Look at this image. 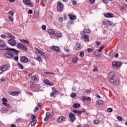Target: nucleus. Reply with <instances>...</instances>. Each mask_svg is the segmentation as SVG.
<instances>
[{
    "label": "nucleus",
    "instance_id": "9",
    "mask_svg": "<svg viewBox=\"0 0 127 127\" xmlns=\"http://www.w3.org/2000/svg\"><path fill=\"white\" fill-rule=\"evenodd\" d=\"M20 62L22 63H28V58L25 56H22L20 58Z\"/></svg>",
    "mask_w": 127,
    "mask_h": 127
},
{
    "label": "nucleus",
    "instance_id": "56",
    "mask_svg": "<svg viewBox=\"0 0 127 127\" xmlns=\"http://www.w3.org/2000/svg\"><path fill=\"white\" fill-rule=\"evenodd\" d=\"M92 51H93V49L92 48L87 49V52L90 53V52H92Z\"/></svg>",
    "mask_w": 127,
    "mask_h": 127
},
{
    "label": "nucleus",
    "instance_id": "14",
    "mask_svg": "<svg viewBox=\"0 0 127 127\" xmlns=\"http://www.w3.org/2000/svg\"><path fill=\"white\" fill-rule=\"evenodd\" d=\"M43 83L46 85H48L49 86H54V83L52 82H50L48 79H45L43 81Z\"/></svg>",
    "mask_w": 127,
    "mask_h": 127
},
{
    "label": "nucleus",
    "instance_id": "2",
    "mask_svg": "<svg viewBox=\"0 0 127 127\" xmlns=\"http://www.w3.org/2000/svg\"><path fill=\"white\" fill-rule=\"evenodd\" d=\"M108 78L109 79V81H110L111 83H113L114 86H118L120 83L118 80H116L115 81V73L113 72H110L108 75Z\"/></svg>",
    "mask_w": 127,
    "mask_h": 127
},
{
    "label": "nucleus",
    "instance_id": "31",
    "mask_svg": "<svg viewBox=\"0 0 127 127\" xmlns=\"http://www.w3.org/2000/svg\"><path fill=\"white\" fill-rule=\"evenodd\" d=\"M49 115H50L49 112L46 113V118L44 119L45 121H47V120H48V118H49Z\"/></svg>",
    "mask_w": 127,
    "mask_h": 127
},
{
    "label": "nucleus",
    "instance_id": "13",
    "mask_svg": "<svg viewBox=\"0 0 127 127\" xmlns=\"http://www.w3.org/2000/svg\"><path fill=\"white\" fill-rule=\"evenodd\" d=\"M103 24L104 25H108V26H110L111 25H112L113 22L110 21V20H106L103 21Z\"/></svg>",
    "mask_w": 127,
    "mask_h": 127
},
{
    "label": "nucleus",
    "instance_id": "19",
    "mask_svg": "<svg viewBox=\"0 0 127 127\" xmlns=\"http://www.w3.org/2000/svg\"><path fill=\"white\" fill-rule=\"evenodd\" d=\"M17 48H26V47H25V46H24V45L20 43H18L17 44Z\"/></svg>",
    "mask_w": 127,
    "mask_h": 127
},
{
    "label": "nucleus",
    "instance_id": "12",
    "mask_svg": "<svg viewBox=\"0 0 127 127\" xmlns=\"http://www.w3.org/2000/svg\"><path fill=\"white\" fill-rule=\"evenodd\" d=\"M8 43L11 46H15L16 45V42L14 40L9 39L8 40Z\"/></svg>",
    "mask_w": 127,
    "mask_h": 127
},
{
    "label": "nucleus",
    "instance_id": "59",
    "mask_svg": "<svg viewBox=\"0 0 127 127\" xmlns=\"http://www.w3.org/2000/svg\"><path fill=\"white\" fill-rule=\"evenodd\" d=\"M59 21H60V22H63V18L60 17L59 18Z\"/></svg>",
    "mask_w": 127,
    "mask_h": 127
},
{
    "label": "nucleus",
    "instance_id": "35",
    "mask_svg": "<svg viewBox=\"0 0 127 127\" xmlns=\"http://www.w3.org/2000/svg\"><path fill=\"white\" fill-rule=\"evenodd\" d=\"M35 83H31L30 85V87L31 88V89H33V88H35Z\"/></svg>",
    "mask_w": 127,
    "mask_h": 127
},
{
    "label": "nucleus",
    "instance_id": "61",
    "mask_svg": "<svg viewBox=\"0 0 127 127\" xmlns=\"http://www.w3.org/2000/svg\"><path fill=\"white\" fill-rule=\"evenodd\" d=\"M0 80L1 82H4L5 81V78L4 77H2Z\"/></svg>",
    "mask_w": 127,
    "mask_h": 127
},
{
    "label": "nucleus",
    "instance_id": "52",
    "mask_svg": "<svg viewBox=\"0 0 127 127\" xmlns=\"http://www.w3.org/2000/svg\"><path fill=\"white\" fill-rule=\"evenodd\" d=\"M113 55H114V51L113 50L111 51L109 53V56L112 57V56H113Z\"/></svg>",
    "mask_w": 127,
    "mask_h": 127
},
{
    "label": "nucleus",
    "instance_id": "8",
    "mask_svg": "<svg viewBox=\"0 0 127 127\" xmlns=\"http://www.w3.org/2000/svg\"><path fill=\"white\" fill-rule=\"evenodd\" d=\"M122 64L121 62H113L112 63V65L114 67H117L118 68V67H121V66H122Z\"/></svg>",
    "mask_w": 127,
    "mask_h": 127
},
{
    "label": "nucleus",
    "instance_id": "47",
    "mask_svg": "<svg viewBox=\"0 0 127 127\" xmlns=\"http://www.w3.org/2000/svg\"><path fill=\"white\" fill-rule=\"evenodd\" d=\"M117 120H118V121H120V122H122V121H123V117L121 116H118L117 117Z\"/></svg>",
    "mask_w": 127,
    "mask_h": 127
},
{
    "label": "nucleus",
    "instance_id": "27",
    "mask_svg": "<svg viewBox=\"0 0 127 127\" xmlns=\"http://www.w3.org/2000/svg\"><path fill=\"white\" fill-rule=\"evenodd\" d=\"M0 47H1V48H8V47H7L6 44L4 42H3V44L0 45Z\"/></svg>",
    "mask_w": 127,
    "mask_h": 127
},
{
    "label": "nucleus",
    "instance_id": "51",
    "mask_svg": "<svg viewBox=\"0 0 127 127\" xmlns=\"http://www.w3.org/2000/svg\"><path fill=\"white\" fill-rule=\"evenodd\" d=\"M42 29L43 30H46V25H43L42 26Z\"/></svg>",
    "mask_w": 127,
    "mask_h": 127
},
{
    "label": "nucleus",
    "instance_id": "41",
    "mask_svg": "<svg viewBox=\"0 0 127 127\" xmlns=\"http://www.w3.org/2000/svg\"><path fill=\"white\" fill-rule=\"evenodd\" d=\"M13 16H11L10 15H9L8 16V18L9 19V20H10V21H13Z\"/></svg>",
    "mask_w": 127,
    "mask_h": 127
},
{
    "label": "nucleus",
    "instance_id": "39",
    "mask_svg": "<svg viewBox=\"0 0 127 127\" xmlns=\"http://www.w3.org/2000/svg\"><path fill=\"white\" fill-rule=\"evenodd\" d=\"M75 47V48H80L81 45L79 43H76Z\"/></svg>",
    "mask_w": 127,
    "mask_h": 127
},
{
    "label": "nucleus",
    "instance_id": "43",
    "mask_svg": "<svg viewBox=\"0 0 127 127\" xmlns=\"http://www.w3.org/2000/svg\"><path fill=\"white\" fill-rule=\"evenodd\" d=\"M108 113H112V112H113V108H110L107 109V110Z\"/></svg>",
    "mask_w": 127,
    "mask_h": 127
},
{
    "label": "nucleus",
    "instance_id": "48",
    "mask_svg": "<svg viewBox=\"0 0 127 127\" xmlns=\"http://www.w3.org/2000/svg\"><path fill=\"white\" fill-rule=\"evenodd\" d=\"M86 96H83L82 97H81L80 98V100H81V101H85V100H86Z\"/></svg>",
    "mask_w": 127,
    "mask_h": 127
},
{
    "label": "nucleus",
    "instance_id": "60",
    "mask_svg": "<svg viewBox=\"0 0 127 127\" xmlns=\"http://www.w3.org/2000/svg\"><path fill=\"white\" fill-rule=\"evenodd\" d=\"M33 12V11L31 9H29L28 11V13H29V14H31Z\"/></svg>",
    "mask_w": 127,
    "mask_h": 127
},
{
    "label": "nucleus",
    "instance_id": "23",
    "mask_svg": "<svg viewBox=\"0 0 127 127\" xmlns=\"http://www.w3.org/2000/svg\"><path fill=\"white\" fill-rule=\"evenodd\" d=\"M1 111L2 114H5L8 112V109H6V108L2 107L1 109Z\"/></svg>",
    "mask_w": 127,
    "mask_h": 127
},
{
    "label": "nucleus",
    "instance_id": "38",
    "mask_svg": "<svg viewBox=\"0 0 127 127\" xmlns=\"http://www.w3.org/2000/svg\"><path fill=\"white\" fill-rule=\"evenodd\" d=\"M17 65L19 67H20V69H23V65L22 64H20V63H18Z\"/></svg>",
    "mask_w": 127,
    "mask_h": 127
},
{
    "label": "nucleus",
    "instance_id": "37",
    "mask_svg": "<svg viewBox=\"0 0 127 127\" xmlns=\"http://www.w3.org/2000/svg\"><path fill=\"white\" fill-rule=\"evenodd\" d=\"M31 80H32V81H36L37 80V77L35 75H33L31 77Z\"/></svg>",
    "mask_w": 127,
    "mask_h": 127
},
{
    "label": "nucleus",
    "instance_id": "20",
    "mask_svg": "<svg viewBox=\"0 0 127 127\" xmlns=\"http://www.w3.org/2000/svg\"><path fill=\"white\" fill-rule=\"evenodd\" d=\"M0 67H1V68H2L3 72H4V71H6L7 69H8V66H7V65L6 64H4Z\"/></svg>",
    "mask_w": 127,
    "mask_h": 127
},
{
    "label": "nucleus",
    "instance_id": "36",
    "mask_svg": "<svg viewBox=\"0 0 127 127\" xmlns=\"http://www.w3.org/2000/svg\"><path fill=\"white\" fill-rule=\"evenodd\" d=\"M100 121L98 120H94L93 121V123L94 124V125H98L100 124Z\"/></svg>",
    "mask_w": 127,
    "mask_h": 127
},
{
    "label": "nucleus",
    "instance_id": "4",
    "mask_svg": "<svg viewBox=\"0 0 127 127\" xmlns=\"http://www.w3.org/2000/svg\"><path fill=\"white\" fill-rule=\"evenodd\" d=\"M36 50L38 54L40 55V56L44 58V59H46V58H47V55H46V54H45V53H44L43 51H41L38 48H36Z\"/></svg>",
    "mask_w": 127,
    "mask_h": 127
},
{
    "label": "nucleus",
    "instance_id": "11",
    "mask_svg": "<svg viewBox=\"0 0 127 127\" xmlns=\"http://www.w3.org/2000/svg\"><path fill=\"white\" fill-rule=\"evenodd\" d=\"M103 103H104V101H103V100L98 99L96 101V104L95 105V107H96V108H98V107H99V106H101V105H103Z\"/></svg>",
    "mask_w": 127,
    "mask_h": 127
},
{
    "label": "nucleus",
    "instance_id": "44",
    "mask_svg": "<svg viewBox=\"0 0 127 127\" xmlns=\"http://www.w3.org/2000/svg\"><path fill=\"white\" fill-rule=\"evenodd\" d=\"M5 107H6V108H10V105H9V104L8 103H3V104Z\"/></svg>",
    "mask_w": 127,
    "mask_h": 127
},
{
    "label": "nucleus",
    "instance_id": "58",
    "mask_svg": "<svg viewBox=\"0 0 127 127\" xmlns=\"http://www.w3.org/2000/svg\"><path fill=\"white\" fill-rule=\"evenodd\" d=\"M93 72H98V71H99V69H98V68L95 67L93 69Z\"/></svg>",
    "mask_w": 127,
    "mask_h": 127
},
{
    "label": "nucleus",
    "instance_id": "29",
    "mask_svg": "<svg viewBox=\"0 0 127 127\" xmlns=\"http://www.w3.org/2000/svg\"><path fill=\"white\" fill-rule=\"evenodd\" d=\"M77 62H78V58H77L76 57H73L72 63H73L74 64H76L77 63Z\"/></svg>",
    "mask_w": 127,
    "mask_h": 127
},
{
    "label": "nucleus",
    "instance_id": "15",
    "mask_svg": "<svg viewBox=\"0 0 127 127\" xmlns=\"http://www.w3.org/2000/svg\"><path fill=\"white\" fill-rule=\"evenodd\" d=\"M86 33H87L88 34L91 33V30H90V29H84L83 31L81 32V35H86Z\"/></svg>",
    "mask_w": 127,
    "mask_h": 127
},
{
    "label": "nucleus",
    "instance_id": "10",
    "mask_svg": "<svg viewBox=\"0 0 127 127\" xmlns=\"http://www.w3.org/2000/svg\"><path fill=\"white\" fill-rule=\"evenodd\" d=\"M66 120H67V118L64 116H61L58 119V122L60 124H61V123H63V122H65Z\"/></svg>",
    "mask_w": 127,
    "mask_h": 127
},
{
    "label": "nucleus",
    "instance_id": "62",
    "mask_svg": "<svg viewBox=\"0 0 127 127\" xmlns=\"http://www.w3.org/2000/svg\"><path fill=\"white\" fill-rule=\"evenodd\" d=\"M54 95H55V94L54 93V92H51L50 93V96L51 97H53L54 96Z\"/></svg>",
    "mask_w": 127,
    "mask_h": 127
},
{
    "label": "nucleus",
    "instance_id": "18",
    "mask_svg": "<svg viewBox=\"0 0 127 127\" xmlns=\"http://www.w3.org/2000/svg\"><path fill=\"white\" fill-rule=\"evenodd\" d=\"M105 16H106V17H108V18H112V17H114V14H113V13H106V14L105 15Z\"/></svg>",
    "mask_w": 127,
    "mask_h": 127
},
{
    "label": "nucleus",
    "instance_id": "49",
    "mask_svg": "<svg viewBox=\"0 0 127 127\" xmlns=\"http://www.w3.org/2000/svg\"><path fill=\"white\" fill-rule=\"evenodd\" d=\"M0 37H1V38H6V37H7V34L6 35H1Z\"/></svg>",
    "mask_w": 127,
    "mask_h": 127
},
{
    "label": "nucleus",
    "instance_id": "63",
    "mask_svg": "<svg viewBox=\"0 0 127 127\" xmlns=\"http://www.w3.org/2000/svg\"><path fill=\"white\" fill-rule=\"evenodd\" d=\"M86 100H87V101H91V97H86Z\"/></svg>",
    "mask_w": 127,
    "mask_h": 127
},
{
    "label": "nucleus",
    "instance_id": "45",
    "mask_svg": "<svg viewBox=\"0 0 127 127\" xmlns=\"http://www.w3.org/2000/svg\"><path fill=\"white\" fill-rule=\"evenodd\" d=\"M53 49H54L55 51H56V52H61V51H60V49L59 48H53Z\"/></svg>",
    "mask_w": 127,
    "mask_h": 127
},
{
    "label": "nucleus",
    "instance_id": "5",
    "mask_svg": "<svg viewBox=\"0 0 127 127\" xmlns=\"http://www.w3.org/2000/svg\"><path fill=\"white\" fill-rule=\"evenodd\" d=\"M68 118L70 123H74L76 121V115L72 112L69 113Z\"/></svg>",
    "mask_w": 127,
    "mask_h": 127
},
{
    "label": "nucleus",
    "instance_id": "1",
    "mask_svg": "<svg viewBox=\"0 0 127 127\" xmlns=\"http://www.w3.org/2000/svg\"><path fill=\"white\" fill-rule=\"evenodd\" d=\"M7 50V53H3V56L6 57V58H12L13 57V55H18V53H19V51H17L15 49H11V48H6V49H0V50Z\"/></svg>",
    "mask_w": 127,
    "mask_h": 127
},
{
    "label": "nucleus",
    "instance_id": "24",
    "mask_svg": "<svg viewBox=\"0 0 127 127\" xmlns=\"http://www.w3.org/2000/svg\"><path fill=\"white\" fill-rule=\"evenodd\" d=\"M63 34L62 33H57L55 34V36L57 38H61L62 37Z\"/></svg>",
    "mask_w": 127,
    "mask_h": 127
},
{
    "label": "nucleus",
    "instance_id": "34",
    "mask_svg": "<svg viewBox=\"0 0 127 127\" xmlns=\"http://www.w3.org/2000/svg\"><path fill=\"white\" fill-rule=\"evenodd\" d=\"M2 105H3V103L6 104L7 102V99L5 98H2Z\"/></svg>",
    "mask_w": 127,
    "mask_h": 127
},
{
    "label": "nucleus",
    "instance_id": "22",
    "mask_svg": "<svg viewBox=\"0 0 127 127\" xmlns=\"http://www.w3.org/2000/svg\"><path fill=\"white\" fill-rule=\"evenodd\" d=\"M53 92H54L55 95H59L60 94V92L58 90H56V88L55 87L52 88Z\"/></svg>",
    "mask_w": 127,
    "mask_h": 127
},
{
    "label": "nucleus",
    "instance_id": "6",
    "mask_svg": "<svg viewBox=\"0 0 127 127\" xmlns=\"http://www.w3.org/2000/svg\"><path fill=\"white\" fill-rule=\"evenodd\" d=\"M81 39L82 40H83L84 42H89L90 41V38H89V35H81Z\"/></svg>",
    "mask_w": 127,
    "mask_h": 127
},
{
    "label": "nucleus",
    "instance_id": "17",
    "mask_svg": "<svg viewBox=\"0 0 127 127\" xmlns=\"http://www.w3.org/2000/svg\"><path fill=\"white\" fill-rule=\"evenodd\" d=\"M9 95H10L11 96H18V95H19V92L18 91L9 92Z\"/></svg>",
    "mask_w": 127,
    "mask_h": 127
},
{
    "label": "nucleus",
    "instance_id": "55",
    "mask_svg": "<svg viewBox=\"0 0 127 127\" xmlns=\"http://www.w3.org/2000/svg\"><path fill=\"white\" fill-rule=\"evenodd\" d=\"M72 4H73V5H76L77 4V1L73 0L72 1Z\"/></svg>",
    "mask_w": 127,
    "mask_h": 127
},
{
    "label": "nucleus",
    "instance_id": "33",
    "mask_svg": "<svg viewBox=\"0 0 127 127\" xmlns=\"http://www.w3.org/2000/svg\"><path fill=\"white\" fill-rule=\"evenodd\" d=\"M36 60H37V61L41 62L42 61L43 59L40 56H38L36 58Z\"/></svg>",
    "mask_w": 127,
    "mask_h": 127
},
{
    "label": "nucleus",
    "instance_id": "21",
    "mask_svg": "<svg viewBox=\"0 0 127 127\" xmlns=\"http://www.w3.org/2000/svg\"><path fill=\"white\" fill-rule=\"evenodd\" d=\"M81 107V105L79 103H75L72 105V108H74V109H79Z\"/></svg>",
    "mask_w": 127,
    "mask_h": 127
},
{
    "label": "nucleus",
    "instance_id": "53",
    "mask_svg": "<svg viewBox=\"0 0 127 127\" xmlns=\"http://www.w3.org/2000/svg\"><path fill=\"white\" fill-rule=\"evenodd\" d=\"M18 55H16V56L14 57V60H15V61H18Z\"/></svg>",
    "mask_w": 127,
    "mask_h": 127
},
{
    "label": "nucleus",
    "instance_id": "26",
    "mask_svg": "<svg viewBox=\"0 0 127 127\" xmlns=\"http://www.w3.org/2000/svg\"><path fill=\"white\" fill-rule=\"evenodd\" d=\"M19 41H20V42H21L22 43H26V44H29V42L26 40H24V39H20Z\"/></svg>",
    "mask_w": 127,
    "mask_h": 127
},
{
    "label": "nucleus",
    "instance_id": "16",
    "mask_svg": "<svg viewBox=\"0 0 127 127\" xmlns=\"http://www.w3.org/2000/svg\"><path fill=\"white\" fill-rule=\"evenodd\" d=\"M68 16H69V18L70 20H76V19H77V16L76 15H72L71 13H69Z\"/></svg>",
    "mask_w": 127,
    "mask_h": 127
},
{
    "label": "nucleus",
    "instance_id": "54",
    "mask_svg": "<svg viewBox=\"0 0 127 127\" xmlns=\"http://www.w3.org/2000/svg\"><path fill=\"white\" fill-rule=\"evenodd\" d=\"M38 111H39V108L38 107H35L34 112L36 113V112H38Z\"/></svg>",
    "mask_w": 127,
    "mask_h": 127
},
{
    "label": "nucleus",
    "instance_id": "25",
    "mask_svg": "<svg viewBox=\"0 0 127 127\" xmlns=\"http://www.w3.org/2000/svg\"><path fill=\"white\" fill-rule=\"evenodd\" d=\"M7 37L8 38H11V39L13 40L15 38V37L14 36L11 35L10 33L7 34Z\"/></svg>",
    "mask_w": 127,
    "mask_h": 127
},
{
    "label": "nucleus",
    "instance_id": "3",
    "mask_svg": "<svg viewBox=\"0 0 127 127\" xmlns=\"http://www.w3.org/2000/svg\"><path fill=\"white\" fill-rule=\"evenodd\" d=\"M64 8V4L62 3L60 1H58L57 2V9L59 12H62Z\"/></svg>",
    "mask_w": 127,
    "mask_h": 127
},
{
    "label": "nucleus",
    "instance_id": "57",
    "mask_svg": "<svg viewBox=\"0 0 127 127\" xmlns=\"http://www.w3.org/2000/svg\"><path fill=\"white\" fill-rule=\"evenodd\" d=\"M82 113H83V111H78L77 112V114H78V116H81V115H82Z\"/></svg>",
    "mask_w": 127,
    "mask_h": 127
},
{
    "label": "nucleus",
    "instance_id": "42",
    "mask_svg": "<svg viewBox=\"0 0 127 127\" xmlns=\"http://www.w3.org/2000/svg\"><path fill=\"white\" fill-rule=\"evenodd\" d=\"M76 96H77V94H76V93H72L70 94V97L71 98H75V97H76Z\"/></svg>",
    "mask_w": 127,
    "mask_h": 127
},
{
    "label": "nucleus",
    "instance_id": "50",
    "mask_svg": "<svg viewBox=\"0 0 127 127\" xmlns=\"http://www.w3.org/2000/svg\"><path fill=\"white\" fill-rule=\"evenodd\" d=\"M84 52H81L79 54V56L80 57H84Z\"/></svg>",
    "mask_w": 127,
    "mask_h": 127
},
{
    "label": "nucleus",
    "instance_id": "28",
    "mask_svg": "<svg viewBox=\"0 0 127 127\" xmlns=\"http://www.w3.org/2000/svg\"><path fill=\"white\" fill-rule=\"evenodd\" d=\"M48 33H49L50 34H51L52 35H53V34H54V30L52 29H49L48 30Z\"/></svg>",
    "mask_w": 127,
    "mask_h": 127
},
{
    "label": "nucleus",
    "instance_id": "30",
    "mask_svg": "<svg viewBox=\"0 0 127 127\" xmlns=\"http://www.w3.org/2000/svg\"><path fill=\"white\" fill-rule=\"evenodd\" d=\"M36 123H37V120H32V122H31V126H32V127H34V126L36 125Z\"/></svg>",
    "mask_w": 127,
    "mask_h": 127
},
{
    "label": "nucleus",
    "instance_id": "40",
    "mask_svg": "<svg viewBox=\"0 0 127 127\" xmlns=\"http://www.w3.org/2000/svg\"><path fill=\"white\" fill-rule=\"evenodd\" d=\"M8 13H9V14H10V15L11 16H13V15H14V12L11 10L9 11Z\"/></svg>",
    "mask_w": 127,
    "mask_h": 127
},
{
    "label": "nucleus",
    "instance_id": "64",
    "mask_svg": "<svg viewBox=\"0 0 127 127\" xmlns=\"http://www.w3.org/2000/svg\"><path fill=\"white\" fill-rule=\"evenodd\" d=\"M83 127H90L89 126V125H88V124H84V125H83Z\"/></svg>",
    "mask_w": 127,
    "mask_h": 127
},
{
    "label": "nucleus",
    "instance_id": "46",
    "mask_svg": "<svg viewBox=\"0 0 127 127\" xmlns=\"http://www.w3.org/2000/svg\"><path fill=\"white\" fill-rule=\"evenodd\" d=\"M39 15V14L38 13H35L34 14V17L35 18L38 17Z\"/></svg>",
    "mask_w": 127,
    "mask_h": 127
},
{
    "label": "nucleus",
    "instance_id": "7",
    "mask_svg": "<svg viewBox=\"0 0 127 127\" xmlns=\"http://www.w3.org/2000/svg\"><path fill=\"white\" fill-rule=\"evenodd\" d=\"M23 2L24 4H26L27 5H30L31 7H32L34 4L33 2H31L30 0H23Z\"/></svg>",
    "mask_w": 127,
    "mask_h": 127
},
{
    "label": "nucleus",
    "instance_id": "32",
    "mask_svg": "<svg viewBox=\"0 0 127 127\" xmlns=\"http://www.w3.org/2000/svg\"><path fill=\"white\" fill-rule=\"evenodd\" d=\"M44 74H47L48 75H56V73H54V72H48V71H45L44 72Z\"/></svg>",
    "mask_w": 127,
    "mask_h": 127
}]
</instances>
